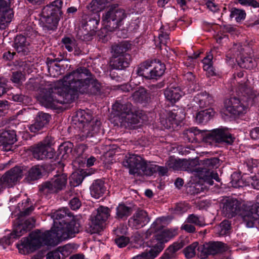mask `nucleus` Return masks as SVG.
I'll use <instances>...</instances> for the list:
<instances>
[{
  "label": "nucleus",
  "instance_id": "nucleus-13",
  "mask_svg": "<svg viewBox=\"0 0 259 259\" xmlns=\"http://www.w3.org/2000/svg\"><path fill=\"white\" fill-rule=\"evenodd\" d=\"M58 99L57 89L49 84L45 86L41 91L39 101L45 107L55 109L58 108Z\"/></svg>",
  "mask_w": 259,
  "mask_h": 259
},
{
  "label": "nucleus",
  "instance_id": "nucleus-61",
  "mask_svg": "<svg viewBox=\"0 0 259 259\" xmlns=\"http://www.w3.org/2000/svg\"><path fill=\"white\" fill-rule=\"evenodd\" d=\"M88 8L93 13H99L102 9V3L100 0H92Z\"/></svg>",
  "mask_w": 259,
  "mask_h": 259
},
{
  "label": "nucleus",
  "instance_id": "nucleus-55",
  "mask_svg": "<svg viewBox=\"0 0 259 259\" xmlns=\"http://www.w3.org/2000/svg\"><path fill=\"white\" fill-rule=\"evenodd\" d=\"M158 38L160 44V48L161 49V45L166 46L169 40V33L168 32L165 31L163 26H162L159 29Z\"/></svg>",
  "mask_w": 259,
  "mask_h": 259
},
{
  "label": "nucleus",
  "instance_id": "nucleus-41",
  "mask_svg": "<svg viewBox=\"0 0 259 259\" xmlns=\"http://www.w3.org/2000/svg\"><path fill=\"white\" fill-rule=\"evenodd\" d=\"M141 165L140 168V174L142 173L147 176H151L156 172V164L152 162H147L143 158Z\"/></svg>",
  "mask_w": 259,
  "mask_h": 259
},
{
  "label": "nucleus",
  "instance_id": "nucleus-29",
  "mask_svg": "<svg viewBox=\"0 0 259 259\" xmlns=\"http://www.w3.org/2000/svg\"><path fill=\"white\" fill-rule=\"evenodd\" d=\"M219 163V159L218 158L204 159L201 160V165H200L196 170L198 173L211 171V169L218 167Z\"/></svg>",
  "mask_w": 259,
  "mask_h": 259
},
{
  "label": "nucleus",
  "instance_id": "nucleus-31",
  "mask_svg": "<svg viewBox=\"0 0 259 259\" xmlns=\"http://www.w3.org/2000/svg\"><path fill=\"white\" fill-rule=\"evenodd\" d=\"M186 245L184 240H179L178 241L169 246L165 250L164 253L159 259H171L175 257V253Z\"/></svg>",
  "mask_w": 259,
  "mask_h": 259
},
{
  "label": "nucleus",
  "instance_id": "nucleus-15",
  "mask_svg": "<svg viewBox=\"0 0 259 259\" xmlns=\"http://www.w3.org/2000/svg\"><path fill=\"white\" fill-rule=\"evenodd\" d=\"M54 58L48 57L46 60L48 72L50 76L57 77L61 75L65 70L64 64L68 62V60L64 59L62 55L59 57H56V55L53 54Z\"/></svg>",
  "mask_w": 259,
  "mask_h": 259
},
{
  "label": "nucleus",
  "instance_id": "nucleus-27",
  "mask_svg": "<svg viewBox=\"0 0 259 259\" xmlns=\"http://www.w3.org/2000/svg\"><path fill=\"white\" fill-rule=\"evenodd\" d=\"M131 61V57L130 54L112 57L110 61V66L113 69L122 70L129 66Z\"/></svg>",
  "mask_w": 259,
  "mask_h": 259
},
{
  "label": "nucleus",
  "instance_id": "nucleus-19",
  "mask_svg": "<svg viewBox=\"0 0 259 259\" xmlns=\"http://www.w3.org/2000/svg\"><path fill=\"white\" fill-rule=\"evenodd\" d=\"M23 174V167L20 166H16L7 171L2 176L1 180L9 186H12L22 179Z\"/></svg>",
  "mask_w": 259,
  "mask_h": 259
},
{
  "label": "nucleus",
  "instance_id": "nucleus-14",
  "mask_svg": "<svg viewBox=\"0 0 259 259\" xmlns=\"http://www.w3.org/2000/svg\"><path fill=\"white\" fill-rule=\"evenodd\" d=\"M245 206H248V205H241L237 199L229 198L226 199L223 203L222 212L225 217L228 218H233L238 214L241 217L244 221L243 213L246 210Z\"/></svg>",
  "mask_w": 259,
  "mask_h": 259
},
{
  "label": "nucleus",
  "instance_id": "nucleus-57",
  "mask_svg": "<svg viewBox=\"0 0 259 259\" xmlns=\"http://www.w3.org/2000/svg\"><path fill=\"white\" fill-rule=\"evenodd\" d=\"M76 117L79 122L83 124H86L92 121L91 115L87 113L84 110L78 111L76 113Z\"/></svg>",
  "mask_w": 259,
  "mask_h": 259
},
{
  "label": "nucleus",
  "instance_id": "nucleus-33",
  "mask_svg": "<svg viewBox=\"0 0 259 259\" xmlns=\"http://www.w3.org/2000/svg\"><path fill=\"white\" fill-rule=\"evenodd\" d=\"M18 207L20 209V212L18 214V219L20 221L22 220L23 217H26L29 215L34 210V207L31 203L30 199L26 198L22 201L21 203H19Z\"/></svg>",
  "mask_w": 259,
  "mask_h": 259
},
{
  "label": "nucleus",
  "instance_id": "nucleus-52",
  "mask_svg": "<svg viewBox=\"0 0 259 259\" xmlns=\"http://www.w3.org/2000/svg\"><path fill=\"white\" fill-rule=\"evenodd\" d=\"M166 165L174 170H183V159L177 160L172 157H170L166 162Z\"/></svg>",
  "mask_w": 259,
  "mask_h": 259
},
{
  "label": "nucleus",
  "instance_id": "nucleus-5",
  "mask_svg": "<svg viewBox=\"0 0 259 259\" xmlns=\"http://www.w3.org/2000/svg\"><path fill=\"white\" fill-rule=\"evenodd\" d=\"M67 182L66 174L56 175L49 181L43 182L38 186V192L40 195L48 196L57 193L64 189Z\"/></svg>",
  "mask_w": 259,
  "mask_h": 259
},
{
  "label": "nucleus",
  "instance_id": "nucleus-30",
  "mask_svg": "<svg viewBox=\"0 0 259 259\" xmlns=\"http://www.w3.org/2000/svg\"><path fill=\"white\" fill-rule=\"evenodd\" d=\"M106 190L104 181L101 179L95 180L90 187L91 194L95 198L102 197Z\"/></svg>",
  "mask_w": 259,
  "mask_h": 259
},
{
  "label": "nucleus",
  "instance_id": "nucleus-32",
  "mask_svg": "<svg viewBox=\"0 0 259 259\" xmlns=\"http://www.w3.org/2000/svg\"><path fill=\"white\" fill-rule=\"evenodd\" d=\"M131 44L127 41H123L118 44L113 45L111 47L112 57L124 56L127 51L131 49Z\"/></svg>",
  "mask_w": 259,
  "mask_h": 259
},
{
  "label": "nucleus",
  "instance_id": "nucleus-60",
  "mask_svg": "<svg viewBox=\"0 0 259 259\" xmlns=\"http://www.w3.org/2000/svg\"><path fill=\"white\" fill-rule=\"evenodd\" d=\"M62 42L64 45L65 48L69 51L72 52L75 46V40L68 37H65L62 39Z\"/></svg>",
  "mask_w": 259,
  "mask_h": 259
},
{
  "label": "nucleus",
  "instance_id": "nucleus-25",
  "mask_svg": "<svg viewBox=\"0 0 259 259\" xmlns=\"http://www.w3.org/2000/svg\"><path fill=\"white\" fill-rule=\"evenodd\" d=\"M180 119L178 117L175 110L169 111L167 113V116L165 118L160 117V122L161 125L166 129H174L178 124Z\"/></svg>",
  "mask_w": 259,
  "mask_h": 259
},
{
  "label": "nucleus",
  "instance_id": "nucleus-7",
  "mask_svg": "<svg viewBox=\"0 0 259 259\" xmlns=\"http://www.w3.org/2000/svg\"><path fill=\"white\" fill-rule=\"evenodd\" d=\"M235 139L229 129L223 126L207 132L204 137V140L207 142L212 140L216 143L227 145H232Z\"/></svg>",
  "mask_w": 259,
  "mask_h": 259
},
{
  "label": "nucleus",
  "instance_id": "nucleus-6",
  "mask_svg": "<svg viewBox=\"0 0 259 259\" xmlns=\"http://www.w3.org/2000/svg\"><path fill=\"white\" fill-rule=\"evenodd\" d=\"M100 20V16L98 13H83L80 20V25L84 32L80 35V38L84 41L92 40L98 29Z\"/></svg>",
  "mask_w": 259,
  "mask_h": 259
},
{
  "label": "nucleus",
  "instance_id": "nucleus-38",
  "mask_svg": "<svg viewBox=\"0 0 259 259\" xmlns=\"http://www.w3.org/2000/svg\"><path fill=\"white\" fill-rule=\"evenodd\" d=\"M214 112L212 108H207L198 112L196 116V121L199 123L204 124L207 122L213 116Z\"/></svg>",
  "mask_w": 259,
  "mask_h": 259
},
{
  "label": "nucleus",
  "instance_id": "nucleus-9",
  "mask_svg": "<svg viewBox=\"0 0 259 259\" xmlns=\"http://www.w3.org/2000/svg\"><path fill=\"white\" fill-rule=\"evenodd\" d=\"M101 123L98 119L84 124L80 133L77 136L80 141H83L87 138L90 139L92 142L97 143L100 140V136L103 134L101 129Z\"/></svg>",
  "mask_w": 259,
  "mask_h": 259
},
{
  "label": "nucleus",
  "instance_id": "nucleus-22",
  "mask_svg": "<svg viewBox=\"0 0 259 259\" xmlns=\"http://www.w3.org/2000/svg\"><path fill=\"white\" fill-rule=\"evenodd\" d=\"M256 202L252 205L245 206L246 210L243 213L244 217V222L246 224V226H252L253 223L251 222L250 220L253 219L256 220L258 218V212H259V194L256 197Z\"/></svg>",
  "mask_w": 259,
  "mask_h": 259
},
{
  "label": "nucleus",
  "instance_id": "nucleus-17",
  "mask_svg": "<svg viewBox=\"0 0 259 259\" xmlns=\"http://www.w3.org/2000/svg\"><path fill=\"white\" fill-rule=\"evenodd\" d=\"M238 91L242 96L245 99L247 107L248 106H254L259 110V94L254 92L246 83H241L238 87Z\"/></svg>",
  "mask_w": 259,
  "mask_h": 259
},
{
  "label": "nucleus",
  "instance_id": "nucleus-20",
  "mask_svg": "<svg viewBox=\"0 0 259 259\" xmlns=\"http://www.w3.org/2000/svg\"><path fill=\"white\" fill-rule=\"evenodd\" d=\"M51 119V115L43 112H39L36 115L34 122L29 126L31 133H36L46 127Z\"/></svg>",
  "mask_w": 259,
  "mask_h": 259
},
{
  "label": "nucleus",
  "instance_id": "nucleus-4",
  "mask_svg": "<svg viewBox=\"0 0 259 259\" xmlns=\"http://www.w3.org/2000/svg\"><path fill=\"white\" fill-rule=\"evenodd\" d=\"M127 17L125 11L119 8L118 5H111L108 10L103 15L102 21L106 29L109 31H114L122 24L123 20Z\"/></svg>",
  "mask_w": 259,
  "mask_h": 259
},
{
  "label": "nucleus",
  "instance_id": "nucleus-51",
  "mask_svg": "<svg viewBox=\"0 0 259 259\" xmlns=\"http://www.w3.org/2000/svg\"><path fill=\"white\" fill-rule=\"evenodd\" d=\"M186 222L188 224H194L200 227L206 225L204 219L195 214H189L186 219Z\"/></svg>",
  "mask_w": 259,
  "mask_h": 259
},
{
  "label": "nucleus",
  "instance_id": "nucleus-46",
  "mask_svg": "<svg viewBox=\"0 0 259 259\" xmlns=\"http://www.w3.org/2000/svg\"><path fill=\"white\" fill-rule=\"evenodd\" d=\"M42 167L39 165L32 166L28 171L27 178L29 181H34L40 179L42 176Z\"/></svg>",
  "mask_w": 259,
  "mask_h": 259
},
{
  "label": "nucleus",
  "instance_id": "nucleus-23",
  "mask_svg": "<svg viewBox=\"0 0 259 259\" xmlns=\"http://www.w3.org/2000/svg\"><path fill=\"white\" fill-rule=\"evenodd\" d=\"M31 148L34 158L37 160L53 158L55 154L53 149L49 150L45 146L39 143L31 146Z\"/></svg>",
  "mask_w": 259,
  "mask_h": 259
},
{
  "label": "nucleus",
  "instance_id": "nucleus-37",
  "mask_svg": "<svg viewBox=\"0 0 259 259\" xmlns=\"http://www.w3.org/2000/svg\"><path fill=\"white\" fill-rule=\"evenodd\" d=\"M132 105L130 103L122 104L116 102L112 107V109L115 111L117 115L121 116L122 118L125 114L132 111Z\"/></svg>",
  "mask_w": 259,
  "mask_h": 259
},
{
  "label": "nucleus",
  "instance_id": "nucleus-44",
  "mask_svg": "<svg viewBox=\"0 0 259 259\" xmlns=\"http://www.w3.org/2000/svg\"><path fill=\"white\" fill-rule=\"evenodd\" d=\"M133 99L138 102H147L149 100V94L147 91L143 88H139L133 94Z\"/></svg>",
  "mask_w": 259,
  "mask_h": 259
},
{
  "label": "nucleus",
  "instance_id": "nucleus-10",
  "mask_svg": "<svg viewBox=\"0 0 259 259\" xmlns=\"http://www.w3.org/2000/svg\"><path fill=\"white\" fill-rule=\"evenodd\" d=\"M35 223V219L34 217L28 218L24 223H19L12 233L2 238L0 241L6 245H10L14 239L19 238L23 234L33 228L34 227Z\"/></svg>",
  "mask_w": 259,
  "mask_h": 259
},
{
  "label": "nucleus",
  "instance_id": "nucleus-34",
  "mask_svg": "<svg viewBox=\"0 0 259 259\" xmlns=\"http://www.w3.org/2000/svg\"><path fill=\"white\" fill-rule=\"evenodd\" d=\"M194 101L201 109L208 107L213 103L212 97L206 92L197 94L194 98Z\"/></svg>",
  "mask_w": 259,
  "mask_h": 259
},
{
  "label": "nucleus",
  "instance_id": "nucleus-49",
  "mask_svg": "<svg viewBox=\"0 0 259 259\" xmlns=\"http://www.w3.org/2000/svg\"><path fill=\"white\" fill-rule=\"evenodd\" d=\"M25 88L27 90L31 91H36L40 90V92L43 91L45 87H42L39 80L37 79L30 78L26 83Z\"/></svg>",
  "mask_w": 259,
  "mask_h": 259
},
{
  "label": "nucleus",
  "instance_id": "nucleus-8",
  "mask_svg": "<svg viewBox=\"0 0 259 259\" xmlns=\"http://www.w3.org/2000/svg\"><path fill=\"white\" fill-rule=\"evenodd\" d=\"M95 214L91 217V225L89 232L91 234L99 233L103 230L104 225L110 216V209L104 206H100L97 208Z\"/></svg>",
  "mask_w": 259,
  "mask_h": 259
},
{
  "label": "nucleus",
  "instance_id": "nucleus-28",
  "mask_svg": "<svg viewBox=\"0 0 259 259\" xmlns=\"http://www.w3.org/2000/svg\"><path fill=\"white\" fill-rule=\"evenodd\" d=\"M29 42L27 41L25 36L22 35H17L14 40V48L20 55L25 56L30 52L28 46Z\"/></svg>",
  "mask_w": 259,
  "mask_h": 259
},
{
  "label": "nucleus",
  "instance_id": "nucleus-12",
  "mask_svg": "<svg viewBox=\"0 0 259 259\" xmlns=\"http://www.w3.org/2000/svg\"><path fill=\"white\" fill-rule=\"evenodd\" d=\"M239 94L240 92L238 91ZM240 98L233 97L226 99L224 102L226 110L230 114L237 116L246 113L247 105L245 99L240 95Z\"/></svg>",
  "mask_w": 259,
  "mask_h": 259
},
{
  "label": "nucleus",
  "instance_id": "nucleus-59",
  "mask_svg": "<svg viewBox=\"0 0 259 259\" xmlns=\"http://www.w3.org/2000/svg\"><path fill=\"white\" fill-rule=\"evenodd\" d=\"M206 131H200L196 128H191L189 129L186 130L184 131V135L187 137L189 141L191 140V139H194V136L199 134L201 132H206Z\"/></svg>",
  "mask_w": 259,
  "mask_h": 259
},
{
  "label": "nucleus",
  "instance_id": "nucleus-39",
  "mask_svg": "<svg viewBox=\"0 0 259 259\" xmlns=\"http://www.w3.org/2000/svg\"><path fill=\"white\" fill-rule=\"evenodd\" d=\"M243 49L240 44H235L226 54L227 60L235 59L237 61L242 56Z\"/></svg>",
  "mask_w": 259,
  "mask_h": 259
},
{
  "label": "nucleus",
  "instance_id": "nucleus-36",
  "mask_svg": "<svg viewBox=\"0 0 259 259\" xmlns=\"http://www.w3.org/2000/svg\"><path fill=\"white\" fill-rule=\"evenodd\" d=\"M133 209L131 206H126L124 203H120L116 209L115 218L118 220L126 219L132 213Z\"/></svg>",
  "mask_w": 259,
  "mask_h": 259
},
{
  "label": "nucleus",
  "instance_id": "nucleus-43",
  "mask_svg": "<svg viewBox=\"0 0 259 259\" xmlns=\"http://www.w3.org/2000/svg\"><path fill=\"white\" fill-rule=\"evenodd\" d=\"M162 250V247L161 245H160L159 247L154 245L149 250L144 251L140 254L143 259H154Z\"/></svg>",
  "mask_w": 259,
  "mask_h": 259
},
{
  "label": "nucleus",
  "instance_id": "nucleus-35",
  "mask_svg": "<svg viewBox=\"0 0 259 259\" xmlns=\"http://www.w3.org/2000/svg\"><path fill=\"white\" fill-rule=\"evenodd\" d=\"M154 237L155 240L157 241V243L155 245L157 247L161 245L163 250L164 246V243L167 242L174 237V233L169 230L165 229L159 233L155 235Z\"/></svg>",
  "mask_w": 259,
  "mask_h": 259
},
{
  "label": "nucleus",
  "instance_id": "nucleus-53",
  "mask_svg": "<svg viewBox=\"0 0 259 259\" xmlns=\"http://www.w3.org/2000/svg\"><path fill=\"white\" fill-rule=\"evenodd\" d=\"M230 228L231 226L229 222L227 220H224L221 223L220 225L215 229L217 233L220 236H224L229 232Z\"/></svg>",
  "mask_w": 259,
  "mask_h": 259
},
{
  "label": "nucleus",
  "instance_id": "nucleus-54",
  "mask_svg": "<svg viewBox=\"0 0 259 259\" xmlns=\"http://www.w3.org/2000/svg\"><path fill=\"white\" fill-rule=\"evenodd\" d=\"M230 14V17L231 18H234L237 22H240L244 20L246 16V13L244 10L237 9L235 8H231Z\"/></svg>",
  "mask_w": 259,
  "mask_h": 259
},
{
  "label": "nucleus",
  "instance_id": "nucleus-45",
  "mask_svg": "<svg viewBox=\"0 0 259 259\" xmlns=\"http://www.w3.org/2000/svg\"><path fill=\"white\" fill-rule=\"evenodd\" d=\"M91 174V173L87 170L83 171L82 174H79L78 172L72 173L70 178V183L73 187L78 186L82 183L85 176H89Z\"/></svg>",
  "mask_w": 259,
  "mask_h": 259
},
{
  "label": "nucleus",
  "instance_id": "nucleus-56",
  "mask_svg": "<svg viewBox=\"0 0 259 259\" xmlns=\"http://www.w3.org/2000/svg\"><path fill=\"white\" fill-rule=\"evenodd\" d=\"M197 161L195 160H186L183 159V170H187L190 171H196L197 172V170H196L198 167H195V166L197 165Z\"/></svg>",
  "mask_w": 259,
  "mask_h": 259
},
{
  "label": "nucleus",
  "instance_id": "nucleus-18",
  "mask_svg": "<svg viewBox=\"0 0 259 259\" xmlns=\"http://www.w3.org/2000/svg\"><path fill=\"white\" fill-rule=\"evenodd\" d=\"M143 158L137 154H126L122 161L123 165L129 169L131 175H140V168L141 166Z\"/></svg>",
  "mask_w": 259,
  "mask_h": 259
},
{
  "label": "nucleus",
  "instance_id": "nucleus-24",
  "mask_svg": "<svg viewBox=\"0 0 259 259\" xmlns=\"http://www.w3.org/2000/svg\"><path fill=\"white\" fill-rule=\"evenodd\" d=\"M149 221V218L146 211L138 209L129 220V223L136 228L145 226Z\"/></svg>",
  "mask_w": 259,
  "mask_h": 259
},
{
  "label": "nucleus",
  "instance_id": "nucleus-21",
  "mask_svg": "<svg viewBox=\"0 0 259 259\" xmlns=\"http://www.w3.org/2000/svg\"><path fill=\"white\" fill-rule=\"evenodd\" d=\"M17 140L16 133L14 130H0V146H3L6 151L11 150L12 145Z\"/></svg>",
  "mask_w": 259,
  "mask_h": 259
},
{
  "label": "nucleus",
  "instance_id": "nucleus-58",
  "mask_svg": "<svg viewBox=\"0 0 259 259\" xmlns=\"http://www.w3.org/2000/svg\"><path fill=\"white\" fill-rule=\"evenodd\" d=\"M237 62H238L239 65L242 68L249 69L253 66L252 60L249 57L243 58L242 56Z\"/></svg>",
  "mask_w": 259,
  "mask_h": 259
},
{
  "label": "nucleus",
  "instance_id": "nucleus-47",
  "mask_svg": "<svg viewBox=\"0 0 259 259\" xmlns=\"http://www.w3.org/2000/svg\"><path fill=\"white\" fill-rule=\"evenodd\" d=\"M73 145L71 142H65L59 147V154L61 155V159H66L68 154L72 152Z\"/></svg>",
  "mask_w": 259,
  "mask_h": 259
},
{
  "label": "nucleus",
  "instance_id": "nucleus-48",
  "mask_svg": "<svg viewBox=\"0 0 259 259\" xmlns=\"http://www.w3.org/2000/svg\"><path fill=\"white\" fill-rule=\"evenodd\" d=\"M122 119V122L125 126L131 127L133 124H136L139 122L138 116L134 114L132 111L124 115Z\"/></svg>",
  "mask_w": 259,
  "mask_h": 259
},
{
  "label": "nucleus",
  "instance_id": "nucleus-11",
  "mask_svg": "<svg viewBox=\"0 0 259 259\" xmlns=\"http://www.w3.org/2000/svg\"><path fill=\"white\" fill-rule=\"evenodd\" d=\"M226 244L222 242H209L200 245L197 249V255L201 259L207 258L209 255H214L227 250Z\"/></svg>",
  "mask_w": 259,
  "mask_h": 259
},
{
  "label": "nucleus",
  "instance_id": "nucleus-42",
  "mask_svg": "<svg viewBox=\"0 0 259 259\" xmlns=\"http://www.w3.org/2000/svg\"><path fill=\"white\" fill-rule=\"evenodd\" d=\"M152 63V60H148L140 64L137 68V74L139 76H142L148 79L150 69L151 68Z\"/></svg>",
  "mask_w": 259,
  "mask_h": 259
},
{
  "label": "nucleus",
  "instance_id": "nucleus-1",
  "mask_svg": "<svg viewBox=\"0 0 259 259\" xmlns=\"http://www.w3.org/2000/svg\"><path fill=\"white\" fill-rule=\"evenodd\" d=\"M54 227L51 231L41 232L38 229L31 232L29 237L23 238L21 243L17 245L19 252L29 254L39 248L42 245L55 246L54 238L60 241L74 236L79 233L80 224L68 208L56 210L52 215Z\"/></svg>",
  "mask_w": 259,
  "mask_h": 259
},
{
  "label": "nucleus",
  "instance_id": "nucleus-50",
  "mask_svg": "<svg viewBox=\"0 0 259 259\" xmlns=\"http://www.w3.org/2000/svg\"><path fill=\"white\" fill-rule=\"evenodd\" d=\"M200 246L197 242H194L191 245L186 247L183 250V252L185 254V256L187 258H191L197 255V249Z\"/></svg>",
  "mask_w": 259,
  "mask_h": 259
},
{
  "label": "nucleus",
  "instance_id": "nucleus-64",
  "mask_svg": "<svg viewBox=\"0 0 259 259\" xmlns=\"http://www.w3.org/2000/svg\"><path fill=\"white\" fill-rule=\"evenodd\" d=\"M62 251L60 250V248L49 252L47 255V259H61L60 256V253ZM62 259H64L63 257Z\"/></svg>",
  "mask_w": 259,
  "mask_h": 259
},
{
  "label": "nucleus",
  "instance_id": "nucleus-63",
  "mask_svg": "<svg viewBox=\"0 0 259 259\" xmlns=\"http://www.w3.org/2000/svg\"><path fill=\"white\" fill-rule=\"evenodd\" d=\"M200 178L204 180V182L209 185H212L213 184L212 176H211V171L207 172L198 173Z\"/></svg>",
  "mask_w": 259,
  "mask_h": 259
},
{
  "label": "nucleus",
  "instance_id": "nucleus-40",
  "mask_svg": "<svg viewBox=\"0 0 259 259\" xmlns=\"http://www.w3.org/2000/svg\"><path fill=\"white\" fill-rule=\"evenodd\" d=\"M179 88H167L164 91V96L167 100L175 103L181 98V95Z\"/></svg>",
  "mask_w": 259,
  "mask_h": 259
},
{
  "label": "nucleus",
  "instance_id": "nucleus-26",
  "mask_svg": "<svg viewBox=\"0 0 259 259\" xmlns=\"http://www.w3.org/2000/svg\"><path fill=\"white\" fill-rule=\"evenodd\" d=\"M151 67L150 73H149V75L148 76V79H158L164 74L166 69L165 65L164 63L156 60H152Z\"/></svg>",
  "mask_w": 259,
  "mask_h": 259
},
{
  "label": "nucleus",
  "instance_id": "nucleus-3",
  "mask_svg": "<svg viewBox=\"0 0 259 259\" xmlns=\"http://www.w3.org/2000/svg\"><path fill=\"white\" fill-rule=\"evenodd\" d=\"M62 0H55L43 8L41 13V20L43 27L48 30H54L57 27L62 15Z\"/></svg>",
  "mask_w": 259,
  "mask_h": 259
},
{
  "label": "nucleus",
  "instance_id": "nucleus-16",
  "mask_svg": "<svg viewBox=\"0 0 259 259\" xmlns=\"http://www.w3.org/2000/svg\"><path fill=\"white\" fill-rule=\"evenodd\" d=\"M14 0H0V29H4L13 17L11 4Z\"/></svg>",
  "mask_w": 259,
  "mask_h": 259
},
{
  "label": "nucleus",
  "instance_id": "nucleus-62",
  "mask_svg": "<svg viewBox=\"0 0 259 259\" xmlns=\"http://www.w3.org/2000/svg\"><path fill=\"white\" fill-rule=\"evenodd\" d=\"M129 242V238L124 236H121L115 239V243L120 248L125 247L127 245Z\"/></svg>",
  "mask_w": 259,
  "mask_h": 259
},
{
  "label": "nucleus",
  "instance_id": "nucleus-2",
  "mask_svg": "<svg viewBox=\"0 0 259 259\" xmlns=\"http://www.w3.org/2000/svg\"><path fill=\"white\" fill-rule=\"evenodd\" d=\"M63 87L57 89L59 104H70L78 98V94H96L101 84L88 68L79 67L62 79Z\"/></svg>",
  "mask_w": 259,
  "mask_h": 259
}]
</instances>
